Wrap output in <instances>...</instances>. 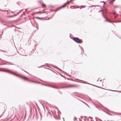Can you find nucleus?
Returning a JSON list of instances; mask_svg holds the SVG:
<instances>
[{"mask_svg":"<svg viewBox=\"0 0 121 121\" xmlns=\"http://www.w3.org/2000/svg\"><path fill=\"white\" fill-rule=\"evenodd\" d=\"M73 40L75 41L78 43H81L82 42V41L80 39L77 38H73Z\"/></svg>","mask_w":121,"mask_h":121,"instance_id":"nucleus-1","label":"nucleus"},{"mask_svg":"<svg viewBox=\"0 0 121 121\" xmlns=\"http://www.w3.org/2000/svg\"><path fill=\"white\" fill-rule=\"evenodd\" d=\"M21 78L22 79H24L25 80H27L28 81H29V80L28 78L24 76H22L21 77Z\"/></svg>","mask_w":121,"mask_h":121,"instance_id":"nucleus-2","label":"nucleus"},{"mask_svg":"<svg viewBox=\"0 0 121 121\" xmlns=\"http://www.w3.org/2000/svg\"><path fill=\"white\" fill-rule=\"evenodd\" d=\"M68 86L69 87H78V86L76 85H73L69 86Z\"/></svg>","mask_w":121,"mask_h":121,"instance_id":"nucleus-3","label":"nucleus"},{"mask_svg":"<svg viewBox=\"0 0 121 121\" xmlns=\"http://www.w3.org/2000/svg\"><path fill=\"white\" fill-rule=\"evenodd\" d=\"M35 18H36V19H39L40 20H42L43 19V18H40V17H35Z\"/></svg>","mask_w":121,"mask_h":121,"instance_id":"nucleus-4","label":"nucleus"},{"mask_svg":"<svg viewBox=\"0 0 121 121\" xmlns=\"http://www.w3.org/2000/svg\"><path fill=\"white\" fill-rule=\"evenodd\" d=\"M66 4H64V5L63 6H62L61 7V8H63L65 7L66 6Z\"/></svg>","mask_w":121,"mask_h":121,"instance_id":"nucleus-5","label":"nucleus"},{"mask_svg":"<svg viewBox=\"0 0 121 121\" xmlns=\"http://www.w3.org/2000/svg\"><path fill=\"white\" fill-rule=\"evenodd\" d=\"M42 5L43 7H45L46 6L45 4H44L43 3L42 4Z\"/></svg>","mask_w":121,"mask_h":121,"instance_id":"nucleus-6","label":"nucleus"},{"mask_svg":"<svg viewBox=\"0 0 121 121\" xmlns=\"http://www.w3.org/2000/svg\"><path fill=\"white\" fill-rule=\"evenodd\" d=\"M71 1H69V2H67L66 3V4H69V3Z\"/></svg>","mask_w":121,"mask_h":121,"instance_id":"nucleus-7","label":"nucleus"},{"mask_svg":"<svg viewBox=\"0 0 121 121\" xmlns=\"http://www.w3.org/2000/svg\"><path fill=\"white\" fill-rule=\"evenodd\" d=\"M40 13V11H39V12H37L36 13V14H38Z\"/></svg>","mask_w":121,"mask_h":121,"instance_id":"nucleus-8","label":"nucleus"},{"mask_svg":"<svg viewBox=\"0 0 121 121\" xmlns=\"http://www.w3.org/2000/svg\"><path fill=\"white\" fill-rule=\"evenodd\" d=\"M86 6H81V8H83L84 7H85Z\"/></svg>","mask_w":121,"mask_h":121,"instance_id":"nucleus-9","label":"nucleus"},{"mask_svg":"<svg viewBox=\"0 0 121 121\" xmlns=\"http://www.w3.org/2000/svg\"><path fill=\"white\" fill-rule=\"evenodd\" d=\"M36 14V13H33L32 14V16H33V15L34 14Z\"/></svg>","mask_w":121,"mask_h":121,"instance_id":"nucleus-10","label":"nucleus"},{"mask_svg":"<svg viewBox=\"0 0 121 121\" xmlns=\"http://www.w3.org/2000/svg\"><path fill=\"white\" fill-rule=\"evenodd\" d=\"M50 19V18H48V19H46V20H49V19Z\"/></svg>","mask_w":121,"mask_h":121,"instance_id":"nucleus-11","label":"nucleus"},{"mask_svg":"<svg viewBox=\"0 0 121 121\" xmlns=\"http://www.w3.org/2000/svg\"><path fill=\"white\" fill-rule=\"evenodd\" d=\"M115 0H112L113 1H114Z\"/></svg>","mask_w":121,"mask_h":121,"instance_id":"nucleus-12","label":"nucleus"},{"mask_svg":"<svg viewBox=\"0 0 121 121\" xmlns=\"http://www.w3.org/2000/svg\"><path fill=\"white\" fill-rule=\"evenodd\" d=\"M8 17H10V16H9Z\"/></svg>","mask_w":121,"mask_h":121,"instance_id":"nucleus-13","label":"nucleus"},{"mask_svg":"<svg viewBox=\"0 0 121 121\" xmlns=\"http://www.w3.org/2000/svg\"><path fill=\"white\" fill-rule=\"evenodd\" d=\"M54 88H56V87H54Z\"/></svg>","mask_w":121,"mask_h":121,"instance_id":"nucleus-14","label":"nucleus"}]
</instances>
